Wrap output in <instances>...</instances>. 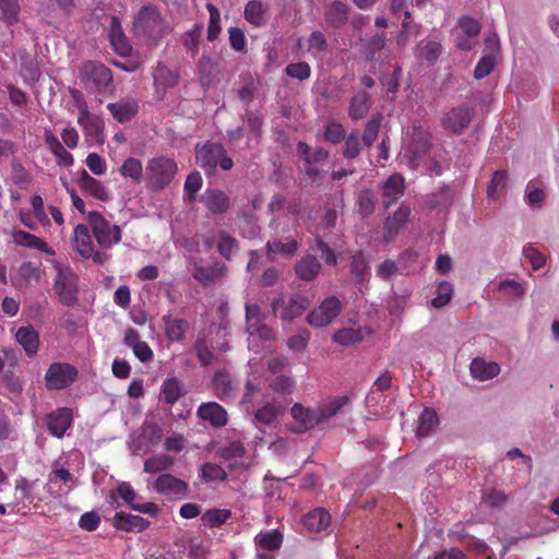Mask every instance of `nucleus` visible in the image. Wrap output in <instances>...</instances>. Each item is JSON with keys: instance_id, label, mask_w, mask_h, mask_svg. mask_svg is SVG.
<instances>
[{"instance_id": "nucleus-34", "label": "nucleus", "mask_w": 559, "mask_h": 559, "mask_svg": "<svg viewBox=\"0 0 559 559\" xmlns=\"http://www.w3.org/2000/svg\"><path fill=\"white\" fill-rule=\"evenodd\" d=\"M153 76L156 92L159 94L162 91V95L165 94L166 90L176 86L179 80L178 73L164 64L156 67Z\"/></svg>"}, {"instance_id": "nucleus-23", "label": "nucleus", "mask_w": 559, "mask_h": 559, "mask_svg": "<svg viewBox=\"0 0 559 559\" xmlns=\"http://www.w3.org/2000/svg\"><path fill=\"white\" fill-rule=\"evenodd\" d=\"M453 200L454 191L445 186L427 194L425 203L429 210L448 213Z\"/></svg>"}, {"instance_id": "nucleus-14", "label": "nucleus", "mask_w": 559, "mask_h": 559, "mask_svg": "<svg viewBox=\"0 0 559 559\" xmlns=\"http://www.w3.org/2000/svg\"><path fill=\"white\" fill-rule=\"evenodd\" d=\"M297 153L305 159V170L309 177L318 176L320 171L317 167V164L326 160L329 157V152L325 148L316 146L313 150H311L307 143L301 141L297 144Z\"/></svg>"}, {"instance_id": "nucleus-43", "label": "nucleus", "mask_w": 559, "mask_h": 559, "mask_svg": "<svg viewBox=\"0 0 559 559\" xmlns=\"http://www.w3.org/2000/svg\"><path fill=\"white\" fill-rule=\"evenodd\" d=\"M348 20V7L340 1L329 5L325 11V21L333 27H341Z\"/></svg>"}, {"instance_id": "nucleus-3", "label": "nucleus", "mask_w": 559, "mask_h": 559, "mask_svg": "<svg viewBox=\"0 0 559 559\" xmlns=\"http://www.w3.org/2000/svg\"><path fill=\"white\" fill-rule=\"evenodd\" d=\"M57 275L53 283V289L59 300L66 306L76 305L79 298L78 276L68 265L55 264Z\"/></svg>"}, {"instance_id": "nucleus-17", "label": "nucleus", "mask_w": 559, "mask_h": 559, "mask_svg": "<svg viewBox=\"0 0 559 559\" xmlns=\"http://www.w3.org/2000/svg\"><path fill=\"white\" fill-rule=\"evenodd\" d=\"M405 179L401 174L391 175L382 183V203L385 209L395 204L405 193Z\"/></svg>"}, {"instance_id": "nucleus-12", "label": "nucleus", "mask_w": 559, "mask_h": 559, "mask_svg": "<svg viewBox=\"0 0 559 559\" xmlns=\"http://www.w3.org/2000/svg\"><path fill=\"white\" fill-rule=\"evenodd\" d=\"M45 421L49 433L60 439L64 436L67 430L72 427V409L69 407H59L49 413Z\"/></svg>"}, {"instance_id": "nucleus-49", "label": "nucleus", "mask_w": 559, "mask_h": 559, "mask_svg": "<svg viewBox=\"0 0 559 559\" xmlns=\"http://www.w3.org/2000/svg\"><path fill=\"white\" fill-rule=\"evenodd\" d=\"M199 476L205 483L224 481L227 478V473L218 464L204 463L200 467Z\"/></svg>"}, {"instance_id": "nucleus-24", "label": "nucleus", "mask_w": 559, "mask_h": 559, "mask_svg": "<svg viewBox=\"0 0 559 559\" xmlns=\"http://www.w3.org/2000/svg\"><path fill=\"white\" fill-rule=\"evenodd\" d=\"M112 524L120 531L143 532L150 526V521L139 515L118 512L112 519Z\"/></svg>"}, {"instance_id": "nucleus-25", "label": "nucleus", "mask_w": 559, "mask_h": 559, "mask_svg": "<svg viewBox=\"0 0 559 559\" xmlns=\"http://www.w3.org/2000/svg\"><path fill=\"white\" fill-rule=\"evenodd\" d=\"M78 123L87 138H92L95 141L102 140L104 122L98 116L92 114L90 110H86L79 115Z\"/></svg>"}, {"instance_id": "nucleus-31", "label": "nucleus", "mask_w": 559, "mask_h": 559, "mask_svg": "<svg viewBox=\"0 0 559 559\" xmlns=\"http://www.w3.org/2000/svg\"><path fill=\"white\" fill-rule=\"evenodd\" d=\"M93 248L94 243L92 241L87 226L82 224L78 225L74 228L73 249L83 259H90V257L93 254Z\"/></svg>"}, {"instance_id": "nucleus-53", "label": "nucleus", "mask_w": 559, "mask_h": 559, "mask_svg": "<svg viewBox=\"0 0 559 559\" xmlns=\"http://www.w3.org/2000/svg\"><path fill=\"white\" fill-rule=\"evenodd\" d=\"M344 141L343 156L346 159L356 158L360 154L364 145L360 141L359 132L357 130L352 131L345 136Z\"/></svg>"}, {"instance_id": "nucleus-45", "label": "nucleus", "mask_w": 559, "mask_h": 559, "mask_svg": "<svg viewBox=\"0 0 559 559\" xmlns=\"http://www.w3.org/2000/svg\"><path fill=\"white\" fill-rule=\"evenodd\" d=\"M254 543L263 550H276L283 543V535L277 530L263 531L254 537Z\"/></svg>"}, {"instance_id": "nucleus-54", "label": "nucleus", "mask_w": 559, "mask_h": 559, "mask_svg": "<svg viewBox=\"0 0 559 559\" xmlns=\"http://www.w3.org/2000/svg\"><path fill=\"white\" fill-rule=\"evenodd\" d=\"M365 331L366 329L346 328L337 331L333 338L336 343L348 346L360 342L366 334Z\"/></svg>"}, {"instance_id": "nucleus-16", "label": "nucleus", "mask_w": 559, "mask_h": 559, "mask_svg": "<svg viewBox=\"0 0 559 559\" xmlns=\"http://www.w3.org/2000/svg\"><path fill=\"white\" fill-rule=\"evenodd\" d=\"M190 272L192 277L203 285H210L219 281L226 275V266L224 263L215 262L211 265H201L197 262L190 263Z\"/></svg>"}, {"instance_id": "nucleus-22", "label": "nucleus", "mask_w": 559, "mask_h": 559, "mask_svg": "<svg viewBox=\"0 0 559 559\" xmlns=\"http://www.w3.org/2000/svg\"><path fill=\"white\" fill-rule=\"evenodd\" d=\"M107 109L120 123L130 121L139 111V104L135 99L123 98L116 103H109Z\"/></svg>"}, {"instance_id": "nucleus-35", "label": "nucleus", "mask_w": 559, "mask_h": 559, "mask_svg": "<svg viewBox=\"0 0 559 559\" xmlns=\"http://www.w3.org/2000/svg\"><path fill=\"white\" fill-rule=\"evenodd\" d=\"M79 186L98 200L106 201L109 199V192L103 182L92 177L86 170H82L79 178Z\"/></svg>"}, {"instance_id": "nucleus-39", "label": "nucleus", "mask_w": 559, "mask_h": 559, "mask_svg": "<svg viewBox=\"0 0 559 559\" xmlns=\"http://www.w3.org/2000/svg\"><path fill=\"white\" fill-rule=\"evenodd\" d=\"M213 385L216 396L223 401L233 397L237 386L226 371H218L214 374Z\"/></svg>"}, {"instance_id": "nucleus-11", "label": "nucleus", "mask_w": 559, "mask_h": 559, "mask_svg": "<svg viewBox=\"0 0 559 559\" xmlns=\"http://www.w3.org/2000/svg\"><path fill=\"white\" fill-rule=\"evenodd\" d=\"M153 489L169 500H181L187 497L188 484L171 474H160L153 483Z\"/></svg>"}, {"instance_id": "nucleus-48", "label": "nucleus", "mask_w": 559, "mask_h": 559, "mask_svg": "<svg viewBox=\"0 0 559 559\" xmlns=\"http://www.w3.org/2000/svg\"><path fill=\"white\" fill-rule=\"evenodd\" d=\"M119 174L123 178H129L135 183L141 182L144 174L142 162L135 157H128L120 166Z\"/></svg>"}, {"instance_id": "nucleus-27", "label": "nucleus", "mask_w": 559, "mask_h": 559, "mask_svg": "<svg viewBox=\"0 0 559 559\" xmlns=\"http://www.w3.org/2000/svg\"><path fill=\"white\" fill-rule=\"evenodd\" d=\"M243 15L251 25L262 27L269 19V5L261 0H250L245 7Z\"/></svg>"}, {"instance_id": "nucleus-37", "label": "nucleus", "mask_w": 559, "mask_h": 559, "mask_svg": "<svg viewBox=\"0 0 559 559\" xmlns=\"http://www.w3.org/2000/svg\"><path fill=\"white\" fill-rule=\"evenodd\" d=\"M349 399L345 395L337 396L331 401L320 404L317 408L318 423L322 425L333 418L346 404Z\"/></svg>"}, {"instance_id": "nucleus-55", "label": "nucleus", "mask_w": 559, "mask_h": 559, "mask_svg": "<svg viewBox=\"0 0 559 559\" xmlns=\"http://www.w3.org/2000/svg\"><path fill=\"white\" fill-rule=\"evenodd\" d=\"M350 273L360 283L368 281L370 276L368 262L361 252L353 255L350 262Z\"/></svg>"}, {"instance_id": "nucleus-8", "label": "nucleus", "mask_w": 559, "mask_h": 559, "mask_svg": "<svg viewBox=\"0 0 559 559\" xmlns=\"http://www.w3.org/2000/svg\"><path fill=\"white\" fill-rule=\"evenodd\" d=\"M78 369L68 362H52L45 374V385L48 390H63L74 383Z\"/></svg>"}, {"instance_id": "nucleus-10", "label": "nucleus", "mask_w": 559, "mask_h": 559, "mask_svg": "<svg viewBox=\"0 0 559 559\" xmlns=\"http://www.w3.org/2000/svg\"><path fill=\"white\" fill-rule=\"evenodd\" d=\"M341 310L340 299L328 297L307 316V322L314 328L326 326L341 313Z\"/></svg>"}, {"instance_id": "nucleus-52", "label": "nucleus", "mask_w": 559, "mask_h": 559, "mask_svg": "<svg viewBox=\"0 0 559 559\" xmlns=\"http://www.w3.org/2000/svg\"><path fill=\"white\" fill-rule=\"evenodd\" d=\"M283 407L281 404L265 403L255 413V419L264 425H270L277 419L282 414Z\"/></svg>"}, {"instance_id": "nucleus-2", "label": "nucleus", "mask_w": 559, "mask_h": 559, "mask_svg": "<svg viewBox=\"0 0 559 559\" xmlns=\"http://www.w3.org/2000/svg\"><path fill=\"white\" fill-rule=\"evenodd\" d=\"M195 159L207 174H214L217 166L223 170H230L234 166L233 159L227 156L225 147L219 143L207 142L197 146Z\"/></svg>"}, {"instance_id": "nucleus-5", "label": "nucleus", "mask_w": 559, "mask_h": 559, "mask_svg": "<svg viewBox=\"0 0 559 559\" xmlns=\"http://www.w3.org/2000/svg\"><path fill=\"white\" fill-rule=\"evenodd\" d=\"M88 223L100 248L110 249L120 242L122 234L120 226L111 224L100 213H88Z\"/></svg>"}, {"instance_id": "nucleus-40", "label": "nucleus", "mask_w": 559, "mask_h": 559, "mask_svg": "<svg viewBox=\"0 0 559 559\" xmlns=\"http://www.w3.org/2000/svg\"><path fill=\"white\" fill-rule=\"evenodd\" d=\"M45 142L50 150V152L55 155L57 158V163L60 166L70 167L74 163L73 155L69 153L62 143L59 141V139L53 135L52 133L48 132L45 135Z\"/></svg>"}, {"instance_id": "nucleus-36", "label": "nucleus", "mask_w": 559, "mask_h": 559, "mask_svg": "<svg viewBox=\"0 0 559 559\" xmlns=\"http://www.w3.org/2000/svg\"><path fill=\"white\" fill-rule=\"evenodd\" d=\"M13 239H14V242L19 246H23V247L31 248V249H36V250L47 253L49 255L55 254V250L52 248H50L46 243L45 240H43L41 238H39L33 234H29L27 231L15 230L13 233Z\"/></svg>"}, {"instance_id": "nucleus-56", "label": "nucleus", "mask_w": 559, "mask_h": 559, "mask_svg": "<svg viewBox=\"0 0 559 559\" xmlns=\"http://www.w3.org/2000/svg\"><path fill=\"white\" fill-rule=\"evenodd\" d=\"M377 198L373 191L366 189L357 198L358 212L361 216H369L374 212Z\"/></svg>"}, {"instance_id": "nucleus-15", "label": "nucleus", "mask_w": 559, "mask_h": 559, "mask_svg": "<svg viewBox=\"0 0 559 559\" xmlns=\"http://www.w3.org/2000/svg\"><path fill=\"white\" fill-rule=\"evenodd\" d=\"M411 213V207L405 203H402L392 215L386 217L383 230V239L385 242H391L395 239L408 222Z\"/></svg>"}, {"instance_id": "nucleus-29", "label": "nucleus", "mask_w": 559, "mask_h": 559, "mask_svg": "<svg viewBox=\"0 0 559 559\" xmlns=\"http://www.w3.org/2000/svg\"><path fill=\"white\" fill-rule=\"evenodd\" d=\"M162 320L167 338L171 342H183L190 326L189 322L181 318H173L171 316H164Z\"/></svg>"}, {"instance_id": "nucleus-57", "label": "nucleus", "mask_w": 559, "mask_h": 559, "mask_svg": "<svg viewBox=\"0 0 559 559\" xmlns=\"http://www.w3.org/2000/svg\"><path fill=\"white\" fill-rule=\"evenodd\" d=\"M160 390L164 401L169 405H174L182 394L180 383L176 378L164 381Z\"/></svg>"}, {"instance_id": "nucleus-32", "label": "nucleus", "mask_w": 559, "mask_h": 559, "mask_svg": "<svg viewBox=\"0 0 559 559\" xmlns=\"http://www.w3.org/2000/svg\"><path fill=\"white\" fill-rule=\"evenodd\" d=\"M290 414L296 424H298L300 431L308 430L319 425L317 408L304 407L301 404L296 403L292 407Z\"/></svg>"}, {"instance_id": "nucleus-44", "label": "nucleus", "mask_w": 559, "mask_h": 559, "mask_svg": "<svg viewBox=\"0 0 559 559\" xmlns=\"http://www.w3.org/2000/svg\"><path fill=\"white\" fill-rule=\"evenodd\" d=\"M174 464L175 460L173 456L168 454H157L144 461L143 469L145 473L157 474L170 469Z\"/></svg>"}, {"instance_id": "nucleus-26", "label": "nucleus", "mask_w": 559, "mask_h": 559, "mask_svg": "<svg viewBox=\"0 0 559 559\" xmlns=\"http://www.w3.org/2000/svg\"><path fill=\"white\" fill-rule=\"evenodd\" d=\"M469 371L474 379L488 381L500 373V366L495 361H487L483 358H475L469 365Z\"/></svg>"}, {"instance_id": "nucleus-63", "label": "nucleus", "mask_w": 559, "mask_h": 559, "mask_svg": "<svg viewBox=\"0 0 559 559\" xmlns=\"http://www.w3.org/2000/svg\"><path fill=\"white\" fill-rule=\"evenodd\" d=\"M322 136L324 141L337 144L344 141L346 132L341 123L331 121L325 126Z\"/></svg>"}, {"instance_id": "nucleus-61", "label": "nucleus", "mask_w": 559, "mask_h": 559, "mask_svg": "<svg viewBox=\"0 0 559 559\" xmlns=\"http://www.w3.org/2000/svg\"><path fill=\"white\" fill-rule=\"evenodd\" d=\"M270 388L276 393L290 394L296 388V382L290 376L280 374L270 382Z\"/></svg>"}, {"instance_id": "nucleus-46", "label": "nucleus", "mask_w": 559, "mask_h": 559, "mask_svg": "<svg viewBox=\"0 0 559 559\" xmlns=\"http://www.w3.org/2000/svg\"><path fill=\"white\" fill-rule=\"evenodd\" d=\"M371 105L370 97L367 93H357L350 99L348 115L354 120L362 119L369 111Z\"/></svg>"}, {"instance_id": "nucleus-20", "label": "nucleus", "mask_w": 559, "mask_h": 559, "mask_svg": "<svg viewBox=\"0 0 559 559\" xmlns=\"http://www.w3.org/2000/svg\"><path fill=\"white\" fill-rule=\"evenodd\" d=\"M198 416L217 428L224 427L228 420L226 409L216 402L202 403L198 408Z\"/></svg>"}, {"instance_id": "nucleus-1", "label": "nucleus", "mask_w": 559, "mask_h": 559, "mask_svg": "<svg viewBox=\"0 0 559 559\" xmlns=\"http://www.w3.org/2000/svg\"><path fill=\"white\" fill-rule=\"evenodd\" d=\"M178 165L175 159L166 156H157L148 159L145 167L146 186L152 191H162L170 185Z\"/></svg>"}, {"instance_id": "nucleus-19", "label": "nucleus", "mask_w": 559, "mask_h": 559, "mask_svg": "<svg viewBox=\"0 0 559 559\" xmlns=\"http://www.w3.org/2000/svg\"><path fill=\"white\" fill-rule=\"evenodd\" d=\"M108 37L110 45L117 55L120 57H127L131 53L132 46L121 27L120 20L117 16H111Z\"/></svg>"}, {"instance_id": "nucleus-13", "label": "nucleus", "mask_w": 559, "mask_h": 559, "mask_svg": "<svg viewBox=\"0 0 559 559\" xmlns=\"http://www.w3.org/2000/svg\"><path fill=\"white\" fill-rule=\"evenodd\" d=\"M430 147V135L421 130L415 129L412 141L406 148L405 155L408 158V166L416 169L420 159L428 153Z\"/></svg>"}, {"instance_id": "nucleus-42", "label": "nucleus", "mask_w": 559, "mask_h": 559, "mask_svg": "<svg viewBox=\"0 0 559 559\" xmlns=\"http://www.w3.org/2000/svg\"><path fill=\"white\" fill-rule=\"evenodd\" d=\"M321 264L319 260L313 255H307L302 258L296 265L295 272L297 276L302 281H312L319 274Z\"/></svg>"}, {"instance_id": "nucleus-58", "label": "nucleus", "mask_w": 559, "mask_h": 559, "mask_svg": "<svg viewBox=\"0 0 559 559\" xmlns=\"http://www.w3.org/2000/svg\"><path fill=\"white\" fill-rule=\"evenodd\" d=\"M206 9L210 13V21L207 26V39L210 41L215 40L221 33V13L219 10L211 2L206 4Z\"/></svg>"}, {"instance_id": "nucleus-51", "label": "nucleus", "mask_w": 559, "mask_h": 559, "mask_svg": "<svg viewBox=\"0 0 559 559\" xmlns=\"http://www.w3.org/2000/svg\"><path fill=\"white\" fill-rule=\"evenodd\" d=\"M40 277L39 269L32 262H23L16 274V285L26 286L32 281H38Z\"/></svg>"}, {"instance_id": "nucleus-38", "label": "nucleus", "mask_w": 559, "mask_h": 559, "mask_svg": "<svg viewBox=\"0 0 559 559\" xmlns=\"http://www.w3.org/2000/svg\"><path fill=\"white\" fill-rule=\"evenodd\" d=\"M304 526L310 532H321L331 523L330 514L322 508L308 512L302 519Z\"/></svg>"}, {"instance_id": "nucleus-30", "label": "nucleus", "mask_w": 559, "mask_h": 559, "mask_svg": "<svg viewBox=\"0 0 559 559\" xmlns=\"http://www.w3.org/2000/svg\"><path fill=\"white\" fill-rule=\"evenodd\" d=\"M202 202L213 214H223L229 209L230 202L228 195L221 190H206L202 197Z\"/></svg>"}, {"instance_id": "nucleus-62", "label": "nucleus", "mask_w": 559, "mask_h": 559, "mask_svg": "<svg viewBox=\"0 0 559 559\" xmlns=\"http://www.w3.org/2000/svg\"><path fill=\"white\" fill-rule=\"evenodd\" d=\"M202 29V24L197 23L192 29L183 35V45L191 52L192 57H194L199 50Z\"/></svg>"}, {"instance_id": "nucleus-21", "label": "nucleus", "mask_w": 559, "mask_h": 559, "mask_svg": "<svg viewBox=\"0 0 559 559\" xmlns=\"http://www.w3.org/2000/svg\"><path fill=\"white\" fill-rule=\"evenodd\" d=\"M117 492L134 511L145 514H155L158 511V507L154 502L135 503L138 493L127 481H122L117 486Z\"/></svg>"}, {"instance_id": "nucleus-60", "label": "nucleus", "mask_w": 559, "mask_h": 559, "mask_svg": "<svg viewBox=\"0 0 559 559\" xmlns=\"http://www.w3.org/2000/svg\"><path fill=\"white\" fill-rule=\"evenodd\" d=\"M382 116L379 115L377 117H372L366 124L364 133H362V144L364 146H371L373 142L378 138L380 124H381Z\"/></svg>"}, {"instance_id": "nucleus-64", "label": "nucleus", "mask_w": 559, "mask_h": 559, "mask_svg": "<svg viewBox=\"0 0 559 559\" xmlns=\"http://www.w3.org/2000/svg\"><path fill=\"white\" fill-rule=\"evenodd\" d=\"M522 253L535 271L542 269L546 263V257L531 243L523 247Z\"/></svg>"}, {"instance_id": "nucleus-7", "label": "nucleus", "mask_w": 559, "mask_h": 559, "mask_svg": "<svg viewBox=\"0 0 559 559\" xmlns=\"http://www.w3.org/2000/svg\"><path fill=\"white\" fill-rule=\"evenodd\" d=\"M80 78L91 83L98 93L114 92V79L109 68L96 61H86L80 68Z\"/></svg>"}, {"instance_id": "nucleus-50", "label": "nucleus", "mask_w": 559, "mask_h": 559, "mask_svg": "<svg viewBox=\"0 0 559 559\" xmlns=\"http://www.w3.org/2000/svg\"><path fill=\"white\" fill-rule=\"evenodd\" d=\"M20 5L17 0H0V20L7 25L17 23Z\"/></svg>"}, {"instance_id": "nucleus-9", "label": "nucleus", "mask_w": 559, "mask_h": 559, "mask_svg": "<svg viewBox=\"0 0 559 559\" xmlns=\"http://www.w3.org/2000/svg\"><path fill=\"white\" fill-rule=\"evenodd\" d=\"M480 24L477 20L463 16L453 31L454 43L461 50H471L477 43Z\"/></svg>"}, {"instance_id": "nucleus-4", "label": "nucleus", "mask_w": 559, "mask_h": 559, "mask_svg": "<svg viewBox=\"0 0 559 559\" xmlns=\"http://www.w3.org/2000/svg\"><path fill=\"white\" fill-rule=\"evenodd\" d=\"M309 299L300 294L280 295L271 304L272 313L282 321H293L309 307Z\"/></svg>"}, {"instance_id": "nucleus-41", "label": "nucleus", "mask_w": 559, "mask_h": 559, "mask_svg": "<svg viewBox=\"0 0 559 559\" xmlns=\"http://www.w3.org/2000/svg\"><path fill=\"white\" fill-rule=\"evenodd\" d=\"M438 425L439 416L437 412L432 408L426 407L418 418L416 436L418 438L428 437L437 429Z\"/></svg>"}, {"instance_id": "nucleus-18", "label": "nucleus", "mask_w": 559, "mask_h": 559, "mask_svg": "<svg viewBox=\"0 0 559 559\" xmlns=\"http://www.w3.org/2000/svg\"><path fill=\"white\" fill-rule=\"evenodd\" d=\"M473 112L467 107H456L448 111L442 118V126L453 132H463L472 121Z\"/></svg>"}, {"instance_id": "nucleus-6", "label": "nucleus", "mask_w": 559, "mask_h": 559, "mask_svg": "<svg viewBox=\"0 0 559 559\" xmlns=\"http://www.w3.org/2000/svg\"><path fill=\"white\" fill-rule=\"evenodd\" d=\"M133 28L136 34L159 38L165 32V24L158 9L148 4L144 5L134 17Z\"/></svg>"}, {"instance_id": "nucleus-47", "label": "nucleus", "mask_w": 559, "mask_h": 559, "mask_svg": "<svg viewBox=\"0 0 559 559\" xmlns=\"http://www.w3.org/2000/svg\"><path fill=\"white\" fill-rule=\"evenodd\" d=\"M442 47L440 43L432 40H421L415 48V56L419 60L435 62L441 55Z\"/></svg>"}, {"instance_id": "nucleus-33", "label": "nucleus", "mask_w": 559, "mask_h": 559, "mask_svg": "<svg viewBox=\"0 0 559 559\" xmlns=\"http://www.w3.org/2000/svg\"><path fill=\"white\" fill-rule=\"evenodd\" d=\"M298 246V241L293 238L269 240L266 242L269 259L273 261V255L292 258L296 253Z\"/></svg>"}, {"instance_id": "nucleus-59", "label": "nucleus", "mask_w": 559, "mask_h": 559, "mask_svg": "<svg viewBox=\"0 0 559 559\" xmlns=\"http://www.w3.org/2000/svg\"><path fill=\"white\" fill-rule=\"evenodd\" d=\"M453 295V286L447 281L441 282L437 287V296L431 300L433 308H442L448 305Z\"/></svg>"}, {"instance_id": "nucleus-28", "label": "nucleus", "mask_w": 559, "mask_h": 559, "mask_svg": "<svg viewBox=\"0 0 559 559\" xmlns=\"http://www.w3.org/2000/svg\"><path fill=\"white\" fill-rule=\"evenodd\" d=\"M16 342L23 347L26 355L32 357L39 348V334L32 325L21 326L15 333Z\"/></svg>"}]
</instances>
